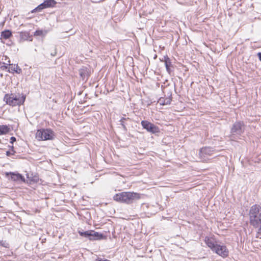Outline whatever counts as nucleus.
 I'll list each match as a JSON object with an SVG mask.
<instances>
[{"instance_id":"nucleus-1","label":"nucleus","mask_w":261,"mask_h":261,"mask_svg":"<svg viewBox=\"0 0 261 261\" xmlns=\"http://www.w3.org/2000/svg\"><path fill=\"white\" fill-rule=\"evenodd\" d=\"M141 198L139 193L130 192H123L116 194L113 199L114 200L127 204H130L135 201Z\"/></svg>"},{"instance_id":"nucleus-2","label":"nucleus","mask_w":261,"mask_h":261,"mask_svg":"<svg viewBox=\"0 0 261 261\" xmlns=\"http://www.w3.org/2000/svg\"><path fill=\"white\" fill-rule=\"evenodd\" d=\"M249 215L250 225L258 228L261 224V206L258 204L252 205L249 210Z\"/></svg>"},{"instance_id":"nucleus-3","label":"nucleus","mask_w":261,"mask_h":261,"mask_svg":"<svg viewBox=\"0 0 261 261\" xmlns=\"http://www.w3.org/2000/svg\"><path fill=\"white\" fill-rule=\"evenodd\" d=\"M25 99V96L23 94H19L17 95L7 94L5 95L4 98V100L6 101L7 104L13 107L23 104Z\"/></svg>"},{"instance_id":"nucleus-4","label":"nucleus","mask_w":261,"mask_h":261,"mask_svg":"<svg viewBox=\"0 0 261 261\" xmlns=\"http://www.w3.org/2000/svg\"><path fill=\"white\" fill-rule=\"evenodd\" d=\"M55 137V133L50 128L38 129L36 134V138L39 141L52 140Z\"/></svg>"},{"instance_id":"nucleus-5","label":"nucleus","mask_w":261,"mask_h":261,"mask_svg":"<svg viewBox=\"0 0 261 261\" xmlns=\"http://www.w3.org/2000/svg\"><path fill=\"white\" fill-rule=\"evenodd\" d=\"M80 235L82 237L88 238L91 241L100 240L103 239V236L102 233L95 232L94 230L79 231Z\"/></svg>"},{"instance_id":"nucleus-6","label":"nucleus","mask_w":261,"mask_h":261,"mask_svg":"<svg viewBox=\"0 0 261 261\" xmlns=\"http://www.w3.org/2000/svg\"><path fill=\"white\" fill-rule=\"evenodd\" d=\"M245 126L243 121H237L232 126L230 133L231 137L241 136L245 130Z\"/></svg>"},{"instance_id":"nucleus-7","label":"nucleus","mask_w":261,"mask_h":261,"mask_svg":"<svg viewBox=\"0 0 261 261\" xmlns=\"http://www.w3.org/2000/svg\"><path fill=\"white\" fill-rule=\"evenodd\" d=\"M141 124L143 128L149 133L155 134L160 132L158 126L147 120H142Z\"/></svg>"},{"instance_id":"nucleus-8","label":"nucleus","mask_w":261,"mask_h":261,"mask_svg":"<svg viewBox=\"0 0 261 261\" xmlns=\"http://www.w3.org/2000/svg\"><path fill=\"white\" fill-rule=\"evenodd\" d=\"M214 148L211 147H204L201 148L199 151V156L201 160L206 161L208 159V156L215 154Z\"/></svg>"},{"instance_id":"nucleus-9","label":"nucleus","mask_w":261,"mask_h":261,"mask_svg":"<svg viewBox=\"0 0 261 261\" xmlns=\"http://www.w3.org/2000/svg\"><path fill=\"white\" fill-rule=\"evenodd\" d=\"M91 70L89 66H82L79 70V73L82 81H87L90 76Z\"/></svg>"},{"instance_id":"nucleus-10","label":"nucleus","mask_w":261,"mask_h":261,"mask_svg":"<svg viewBox=\"0 0 261 261\" xmlns=\"http://www.w3.org/2000/svg\"><path fill=\"white\" fill-rule=\"evenodd\" d=\"M56 4V2L55 0H45L42 4H40L35 9H33L31 12L34 13L36 12H38L44 8L54 7Z\"/></svg>"},{"instance_id":"nucleus-11","label":"nucleus","mask_w":261,"mask_h":261,"mask_svg":"<svg viewBox=\"0 0 261 261\" xmlns=\"http://www.w3.org/2000/svg\"><path fill=\"white\" fill-rule=\"evenodd\" d=\"M213 252L223 257H226L228 255V251L226 246L224 245L218 244Z\"/></svg>"},{"instance_id":"nucleus-12","label":"nucleus","mask_w":261,"mask_h":261,"mask_svg":"<svg viewBox=\"0 0 261 261\" xmlns=\"http://www.w3.org/2000/svg\"><path fill=\"white\" fill-rule=\"evenodd\" d=\"M6 175L8 176L10 175L11 179L13 181H18V182H24L25 178L24 176H23L21 174L17 173H15L14 172H7L6 173Z\"/></svg>"},{"instance_id":"nucleus-13","label":"nucleus","mask_w":261,"mask_h":261,"mask_svg":"<svg viewBox=\"0 0 261 261\" xmlns=\"http://www.w3.org/2000/svg\"><path fill=\"white\" fill-rule=\"evenodd\" d=\"M204 242L207 245V246L211 248V249L213 251L215 250V248L217 247L218 244L217 243L216 241L213 238H210L208 237H206L204 239Z\"/></svg>"},{"instance_id":"nucleus-14","label":"nucleus","mask_w":261,"mask_h":261,"mask_svg":"<svg viewBox=\"0 0 261 261\" xmlns=\"http://www.w3.org/2000/svg\"><path fill=\"white\" fill-rule=\"evenodd\" d=\"M10 131V128L7 125H0V136L6 135Z\"/></svg>"},{"instance_id":"nucleus-15","label":"nucleus","mask_w":261,"mask_h":261,"mask_svg":"<svg viewBox=\"0 0 261 261\" xmlns=\"http://www.w3.org/2000/svg\"><path fill=\"white\" fill-rule=\"evenodd\" d=\"M171 101L170 98H160L159 100V102L162 105H170Z\"/></svg>"},{"instance_id":"nucleus-16","label":"nucleus","mask_w":261,"mask_h":261,"mask_svg":"<svg viewBox=\"0 0 261 261\" xmlns=\"http://www.w3.org/2000/svg\"><path fill=\"white\" fill-rule=\"evenodd\" d=\"M12 35L11 32L9 30H6L1 33V39H8Z\"/></svg>"},{"instance_id":"nucleus-17","label":"nucleus","mask_w":261,"mask_h":261,"mask_svg":"<svg viewBox=\"0 0 261 261\" xmlns=\"http://www.w3.org/2000/svg\"><path fill=\"white\" fill-rule=\"evenodd\" d=\"M11 67L10 68L11 70L16 73L20 74L22 72L21 69L18 66V65H11Z\"/></svg>"},{"instance_id":"nucleus-18","label":"nucleus","mask_w":261,"mask_h":261,"mask_svg":"<svg viewBox=\"0 0 261 261\" xmlns=\"http://www.w3.org/2000/svg\"><path fill=\"white\" fill-rule=\"evenodd\" d=\"M47 33V31L46 30H37L34 33V35L35 36L44 37L46 35Z\"/></svg>"},{"instance_id":"nucleus-19","label":"nucleus","mask_w":261,"mask_h":261,"mask_svg":"<svg viewBox=\"0 0 261 261\" xmlns=\"http://www.w3.org/2000/svg\"><path fill=\"white\" fill-rule=\"evenodd\" d=\"M20 37L23 40H29L30 38L29 33L26 32H21L20 33Z\"/></svg>"},{"instance_id":"nucleus-20","label":"nucleus","mask_w":261,"mask_h":261,"mask_svg":"<svg viewBox=\"0 0 261 261\" xmlns=\"http://www.w3.org/2000/svg\"><path fill=\"white\" fill-rule=\"evenodd\" d=\"M164 63L166 67L172 66L171 60L167 55L164 56Z\"/></svg>"},{"instance_id":"nucleus-21","label":"nucleus","mask_w":261,"mask_h":261,"mask_svg":"<svg viewBox=\"0 0 261 261\" xmlns=\"http://www.w3.org/2000/svg\"><path fill=\"white\" fill-rule=\"evenodd\" d=\"M258 228V231L257 233L256 238L261 239V223Z\"/></svg>"},{"instance_id":"nucleus-22","label":"nucleus","mask_w":261,"mask_h":261,"mask_svg":"<svg viewBox=\"0 0 261 261\" xmlns=\"http://www.w3.org/2000/svg\"><path fill=\"white\" fill-rule=\"evenodd\" d=\"M0 245L6 248L8 247V244L6 241H0Z\"/></svg>"},{"instance_id":"nucleus-23","label":"nucleus","mask_w":261,"mask_h":261,"mask_svg":"<svg viewBox=\"0 0 261 261\" xmlns=\"http://www.w3.org/2000/svg\"><path fill=\"white\" fill-rule=\"evenodd\" d=\"M50 51L48 54H49L51 57H54L57 54L56 50H49Z\"/></svg>"},{"instance_id":"nucleus-24","label":"nucleus","mask_w":261,"mask_h":261,"mask_svg":"<svg viewBox=\"0 0 261 261\" xmlns=\"http://www.w3.org/2000/svg\"><path fill=\"white\" fill-rule=\"evenodd\" d=\"M16 152L14 151V150H13V151H6V155L8 156H11V155H13L14 154V153H15Z\"/></svg>"},{"instance_id":"nucleus-25","label":"nucleus","mask_w":261,"mask_h":261,"mask_svg":"<svg viewBox=\"0 0 261 261\" xmlns=\"http://www.w3.org/2000/svg\"><path fill=\"white\" fill-rule=\"evenodd\" d=\"M126 119V118H122L120 120V122H121V124L122 125L123 127L124 128V129H126V127L124 124V121H125Z\"/></svg>"},{"instance_id":"nucleus-26","label":"nucleus","mask_w":261,"mask_h":261,"mask_svg":"<svg viewBox=\"0 0 261 261\" xmlns=\"http://www.w3.org/2000/svg\"><path fill=\"white\" fill-rule=\"evenodd\" d=\"M16 141V138L14 137H11L10 138V143L13 144L14 142Z\"/></svg>"},{"instance_id":"nucleus-27","label":"nucleus","mask_w":261,"mask_h":261,"mask_svg":"<svg viewBox=\"0 0 261 261\" xmlns=\"http://www.w3.org/2000/svg\"><path fill=\"white\" fill-rule=\"evenodd\" d=\"M167 71L170 73L171 72L170 67H166Z\"/></svg>"},{"instance_id":"nucleus-28","label":"nucleus","mask_w":261,"mask_h":261,"mask_svg":"<svg viewBox=\"0 0 261 261\" xmlns=\"http://www.w3.org/2000/svg\"><path fill=\"white\" fill-rule=\"evenodd\" d=\"M257 56L258 57L259 60L261 61V52L257 54Z\"/></svg>"},{"instance_id":"nucleus-29","label":"nucleus","mask_w":261,"mask_h":261,"mask_svg":"<svg viewBox=\"0 0 261 261\" xmlns=\"http://www.w3.org/2000/svg\"><path fill=\"white\" fill-rule=\"evenodd\" d=\"M97 261H111L110 260H108V259H99L97 260Z\"/></svg>"},{"instance_id":"nucleus-30","label":"nucleus","mask_w":261,"mask_h":261,"mask_svg":"<svg viewBox=\"0 0 261 261\" xmlns=\"http://www.w3.org/2000/svg\"><path fill=\"white\" fill-rule=\"evenodd\" d=\"M161 62H164V56L163 57L162 59H160Z\"/></svg>"},{"instance_id":"nucleus-31","label":"nucleus","mask_w":261,"mask_h":261,"mask_svg":"<svg viewBox=\"0 0 261 261\" xmlns=\"http://www.w3.org/2000/svg\"><path fill=\"white\" fill-rule=\"evenodd\" d=\"M11 151L14 150V147H13V146H12L11 147Z\"/></svg>"},{"instance_id":"nucleus-32","label":"nucleus","mask_w":261,"mask_h":261,"mask_svg":"<svg viewBox=\"0 0 261 261\" xmlns=\"http://www.w3.org/2000/svg\"><path fill=\"white\" fill-rule=\"evenodd\" d=\"M156 57V56H155V57H154V59H155Z\"/></svg>"},{"instance_id":"nucleus-33","label":"nucleus","mask_w":261,"mask_h":261,"mask_svg":"<svg viewBox=\"0 0 261 261\" xmlns=\"http://www.w3.org/2000/svg\"><path fill=\"white\" fill-rule=\"evenodd\" d=\"M156 57V56H155V57H154V59H155Z\"/></svg>"},{"instance_id":"nucleus-34","label":"nucleus","mask_w":261,"mask_h":261,"mask_svg":"<svg viewBox=\"0 0 261 261\" xmlns=\"http://www.w3.org/2000/svg\"><path fill=\"white\" fill-rule=\"evenodd\" d=\"M156 57V56H155V57H154V59H155Z\"/></svg>"}]
</instances>
